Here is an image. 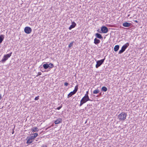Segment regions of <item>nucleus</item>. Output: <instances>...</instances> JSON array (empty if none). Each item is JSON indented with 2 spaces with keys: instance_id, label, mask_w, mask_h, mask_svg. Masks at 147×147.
<instances>
[{
  "instance_id": "4be33fe9",
  "label": "nucleus",
  "mask_w": 147,
  "mask_h": 147,
  "mask_svg": "<svg viewBox=\"0 0 147 147\" xmlns=\"http://www.w3.org/2000/svg\"><path fill=\"white\" fill-rule=\"evenodd\" d=\"M48 65L49 66V68H52L54 67L53 65L51 63H50L48 64Z\"/></svg>"
},
{
  "instance_id": "7c9ffc66",
  "label": "nucleus",
  "mask_w": 147,
  "mask_h": 147,
  "mask_svg": "<svg viewBox=\"0 0 147 147\" xmlns=\"http://www.w3.org/2000/svg\"><path fill=\"white\" fill-rule=\"evenodd\" d=\"M2 96L1 94H0V100L2 98Z\"/></svg>"
},
{
  "instance_id": "412c9836",
  "label": "nucleus",
  "mask_w": 147,
  "mask_h": 147,
  "mask_svg": "<svg viewBox=\"0 0 147 147\" xmlns=\"http://www.w3.org/2000/svg\"><path fill=\"white\" fill-rule=\"evenodd\" d=\"M99 92V91L98 90L96 89L95 90H94L93 92V93L94 94H96L98 93Z\"/></svg>"
},
{
  "instance_id": "473e14b6",
  "label": "nucleus",
  "mask_w": 147,
  "mask_h": 147,
  "mask_svg": "<svg viewBox=\"0 0 147 147\" xmlns=\"http://www.w3.org/2000/svg\"><path fill=\"white\" fill-rule=\"evenodd\" d=\"M129 16H130V15H129H129H128L127 17H129Z\"/></svg>"
},
{
  "instance_id": "39448f33",
  "label": "nucleus",
  "mask_w": 147,
  "mask_h": 147,
  "mask_svg": "<svg viewBox=\"0 0 147 147\" xmlns=\"http://www.w3.org/2000/svg\"><path fill=\"white\" fill-rule=\"evenodd\" d=\"M81 100L84 102L85 103H86L88 101H92V100L90 99L89 98L88 94H86L83 97Z\"/></svg>"
},
{
  "instance_id": "aec40b11",
  "label": "nucleus",
  "mask_w": 147,
  "mask_h": 147,
  "mask_svg": "<svg viewBox=\"0 0 147 147\" xmlns=\"http://www.w3.org/2000/svg\"><path fill=\"white\" fill-rule=\"evenodd\" d=\"M43 66L45 69H47L49 68V66L48 65V64L47 63L43 64Z\"/></svg>"
},
{
  "instance_id": "f257e3e1",
  "label": "nucleus",
  "mask_w": 147,
  "mask_h": 147,
  "mask_svg": "<svg viewBox=\"0 0 147 147\" xmlns=\"http://www.w3.org/2000/svg\"><path fill=\"white\" fill-rule=\"evenodd\" d=\"M127 114L124 112H122L118 116V118L119 120L123 121L126 119Z\"/></svg>"
},
{
  "instance_id": "393cba45",
  "label": "nucleus",
  "mask_w": 147,
  "mask_h": 147,
  "mask_svg": "<svg viewBox=\"0 0 147 147\" xmlns=\"http://www.w3.org/2000/svg\"><path fill=\"white\" fill-rule=\"evenodd\" d=\"M39 99V96H38L37 97H36L35 98H34V100H38Z\"/></svg>"
},
{
  "instance_id": "7ed1b4c3",
  "label": "nucleus",
  "mask_w": 147,
  "mask_h": 147,
  "mask_svg": "<svg viewBox=\"0 0 147 147\" xmlns=\"http://www.w3.org/2000/svg\"><path fill=\"white\" fill-rule=\"evenodd\" d=\"M78 89V85H76L75 87L74 90L73 91L71 92L68 95L67 98H69V97H71L72 96L76 93Z\"/></svg>"
},
{
  "instance_id": "c756f323",
  "label": "nucleus",
  "mask_w": 147,
  "mask_h": 147,
  "mask_svg": "<svg viewBox=\"0 0 147 147\" xmlns=\"http://www.w3.org/2000/svg\"><path fill=\"white\" fill-rule=\"evenodd\" d=\"M41 147H47V146L46 145H44L41 146Z\"/></svg>"
},
{
  "instance_id": "f8f14e48",
  "label": "nucleus",
  "mask_w": 147,
  "mask_h": 147,
  "mask_svg": "<svg viewBox=\"0 0 147 147\" xmlns=\"http://www.w3.org/2000/svg\"><path fill=\"white\" fill-rule=\"evenodd\" d=\"M26 140H27L26 143L28 144H30L32 143V139L30 138V137H27Z\"/></svg>"
},
{
  "instance_id": "cd10ccee",
  "label": "nucleus",
  "mask_w": 147,
  "mask_h": 147,
  "mask_svg": "<svg viewBox=\"0 0 147 147\" xmlns=\"http://www.w3.org/2000/svg\"><path fill=\"white\" fill-rule=\"evenodd\" d=\"M68 84H69L67 82H65L64 84V85L65 86H68Z\"/></svg>"
},
{
  "instance_id": "dca6fc26",
  "label": "nucleus",
  "mask_w": 147,
  "mask_h": 147,
  "mask_svg": "<svg viewBox=\"0 0 147 147\" xmlns=\"http://www.w3.org/2000/svg\"><path fill=\"white\" fill-rule=\"evenodd\" d=\"M38 128L36 127H34L32 129V131L33 133L35 131H38Z\"/></svg>"
},
{
  "instance_id": "f03ea898",
  "label": "nucleus",
  "mask_w": 147,
  "mask_h": 147,
  "mask_svg": "<svg viewBox=\"0 0 147 147\" xmlns=\"http://www.w3.org/2000/svg\"><path fill=\"white\" fill-rule=\"evenodd\" d=\"M129 44L128 42L124 45L122 47L121 49L119 51V54H121L123 52L126 48L129 46Z\"/></svg>"
},
{
  "instance_id": "2eb2a0df",
  "label": "nucleus",
  "mask_w": 147,
  "mask_h": 147,
  "mask_svg": "<svg viewBox=\"0 0 147 147\" xmlns=\"http://www.w3.org/2000/svg\"><path fill=\"white\" fill-rule=\"evenodd\" d=\"M37 133H34L32 134V136L30 137V138L32 140L34 139L35 138L38 136Z\"/></svg>"
},
{
  "instance_id": "a878e982",
  "label": "nucleus",
  "mask_w": 147,
  "mask_h": 147,
  "mask_svg": "<svg viewBox=\"0 0 147 147\" xmlns=\"http://www.w3.org/2000/svg\"><path fill=\"white\" fill-rule=\"evenodd\" d=\"M62 107V105H61V106L57 108L56 109H57L59 110Z\"/></svg>"
},
{
  "instance_id": "423d86ee",
  "label": "nucleus",
  "mask_w": 147,
  "mask_h": 147,
  "mask_svg": "<svg viewBox=\"0 0 147 147\" xmlns=\"http://www.w3.org/2000/svg\"><path fill=\"white\" fill-rule=\"evenodd\" d=\"M108 30L107 27L103 26L101 28V30L99 32L100 33H106L108 32Z\"/></svg>"
},
{
  "instance_id": "6ab92c4d",
  "label": "nucleus",
  "mask_w": 147,
  "mask_h": 147,
  "mask_svg": "<svg viewBox=\"0 0 147 147\" xmlns=\"http://www.w3.org/2000/svg\"><path fill=\"white\" fill-rule=\"evenodd\" d=\"M107 88L105 86H103L101 88V90L102 91L105 92L107 90Z\"/></svg>"
},
{
  "instance_id": "ddd939ff",
  "label": "nucleus",
  "mask_w": 147,
  "mask_h": 147,
  "mask_svg": "<svg viewBox=\"0 0 147 147\" xmlns=\"http://www.w3.org/2000/svg\"><path fill=\"white\" fill-rule=\"evenodd\" d=\"M95 35L97 38L100 39H102L103 38V37L99 33H96L95 34Z\"/></svg>"
},
{
  "instance_id": "1a4fd4ad",
  "label": "nucleus",
  "mask_w": 147,
  "mask_h": 147,
  "mask_svg": "<svg viewBox=\"0 0 147 147\" xmlns=\"http://www.w3.org/2000/svg\"><path fill=\"white\" fill-rule=\"evenodd\" d=\"M76 25V24L74 22H71V25H70L69 28V30H71L72 28H74Z\"/></svg>"
},
{
  "instance_id": "5701e85b",
  "label": "nucleus",
  "mask_w": 147,
  "mask_h": 147,
  "mask_svg": "<svg viewBox=\"0 0 147 147\" xmlns=\"http://www.w3.org/2000/svg\"><path fill=\"white\" fill-rule=\"evenodd\" d=\"M73 45V42H71L68 45V47L70 48Z\"/></svg>"
},
{
  "instance_id": "a211bd4d",
  "label": "nucleus",
  "mask_w": 147,
  "mask_h": 147,
  "mask_svg": "<svg viewBox=\"0 0 147 147\" xmlns=\"http://www.w3.org/2000/svg\"><path fill=\"white\" fill-rule=\"evenodd\" d=\"M4 39V36L3 35H1L0 36V44L3 41Z\"/></svg>"
},
{
  "instance_id": "4468645a",
  "label": "nucleus",
  "mask_w": 147,
  "mask_h": 147,
  "mask_svg": "<svg viewBox=\"0 0 147 147\" xmlns=\"http://www.w3.org/2000/svg\"><path fill=\"white\" fill-rule=\"evenodd\" d=\"M100 42V40L97 39L96 38H95L94 40V43L96 45H97L99 44Z\"/></svg>"
},
{
  "instance_id": "c85d7f7f",
  "label": "nucleus",
  "mask_w": 147,
  "mask_h": 147,
  "mask_svg": "<svg viewBox=\"0 0 147 147\" xmlns=\"http://www.w3.org/2000/svg\"><path fill=\"white\" fill-rule=\"evenodd\" d=\"M133 21L136 23H138V21L137 20H133Z\"/></svg>"
},
{
  "instance_id": "f3484780",
  "label": "nucleus",
  "mask_w": 147,
  "mask_h": 147,
  "mask_svg": "<svg viewBox=\"0 0 147 147\" xmlns=\"http://www.w3.org/2000/svg\"><path fill=\"white\" fill-rule=\"evenodd\" d=\"M119 48V45H116L115 46V47H114V51L115 52L117 51Z\"/></svg>"
},
{
  "instance_id": "20e7f679",
  "label": "nucleus",
  "mask_w": 147,
  "mask_h": 147,
  "mask_svg": "<svg viewBox=\"0 0 147 147\" xmlns=\"http://www.w3.org/2000/svg\"><path fill=\"white\" fill-rule=\"evenodd\" d=\"M12 54V53L11 52L9 54H8L5 55L1 61L2 62L4 63V62H5V61H6L11 56Z\"/></svg>"
},
{
  "instance_id": "72a5a7b5",
  "label": "nucleus",
  "mask_w": 147,
  "mask_h": 147,
  "mask_svg": "<svg viewBox=\"0 0 147 147\" xmlns=\"http://www.w3.org/2000/svg\"><path fill=\"white\" fill-rule=\"evenodd\" d=\"M99 29H98V31L99 32H100V31H99Z\"/></svg>"
},
{
  "instance_id": "b1692460",
  "label": "nucleus",
  "mask_w": 147,
  "mask_h": 147,
  "mask_svg": "<svg viewBox=\"0 0 147 147\" xmlns=\"http://www.w3.org/2000/svg\"><path fill=\"white\" fill-rule=\"evenodd\" d=\"M84 103H85L84 102L82 101L81 100L80 104V107L83 104H84Z\"/></svg>"
},
{
  "instance_id": "bb28decb",
  "label": "nucleus",
  "mask_w": 147,
  "mask_h": 147,
  "mask_svg": "<svg viewBox=\"0 0 147 147\" xmlns=\"http://www.w3.org/2000/svg\"><path fill=\"white\" fill-rule=\"evenodd\" d=\"M42 74L40 72H38L37 75L36 76H39L41 75Z\"/></svg>"
},
{
  "instance_id": "9b49d317",
  "label": "nucleus",
  "mask_w": 147,
  "mask_h": 147,
  "mask_svg": "<svg viewBox=\"0 0 147 147\" xmlns=\"http://www.w3.org/2000/svg\"><path fill=\"white\" fill-rule=\"evenodd\" d=\"M62 121V119L60 118H59L56 120L55 121V124H58L61 123Z\"/></svg>"
},
{
  "instance_id": "6e6552de",
  "label": "nucleus",
  "mask_w": 147,
  "mask_h": 147,
  "mask_svg": "<svg viewBox=\"0 0 147 147\" xmlns=\"http://www.w3.org/2000/svg\"><path fill=\"white\" fill-rule=\"evenodd\" d=\"M32 31L31 28L27 26L25 27L24 31L25 33L27 34L30 33Z\"/></svg>"
},
{
  "instance_id": "0eeeda50",
  "label": "nucleus",
  "mask_w": 147,
  "mask_h": 147,
  "mask_svg": "<svg viewBox=\"0 0 147 147\" xmlns=\"http://www.w3.org/2000/svg\"><path fill=\"white\" fill-rule=\"evenodd\" d=\"M105 60V57L103 59L100 60H98L96 61V67L98 68L104 62Z\"/></svg>"
},
{
  "instance_id": "9d476101",
  "label": "nucleus",
  "mask_w": 147,
  "mask_h": 147,
  "mask_svg": "<svg viewBox=\"0 0 147 147\" xmlns=\"http://www.w3.org/2000/svg\"><path fill=\"white\" fill-rule=\"evenodd\" d=\"M132 24L131 23L127 22H124L123 24V26L125 27H129Z\"/></svg>"
},
{
  "instance_id": "2f4dec72",
  "label": "nucleus",
  "mask_w": 147,
  "mask_h": 147,
  "mask_svg": "<svg viewBox=\"0 0 147 147\" xmlns=\"http://www.w3.org/2000/svg\"><path fill=\"white\" fill-rule=\"evenodd\" d=\"M86 94H88V92L87 91L86 92Z\"/></svg>"
}]
</instances>
